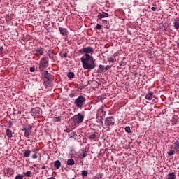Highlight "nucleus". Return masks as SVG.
Masks as SVG:
<instances>
[{"mask_svg": "<svg viewBox=\"0 0 179 179\" xmlns=\"http://www.w3.org/2000/svg\"><path fill=\"white\" fill-rule=\"evenodd\" d=\"M75 164V160L71 159L67 160V166H73Z\"/></svg>", "mask_w": 179, "mask_h": 179, "instance_id": "f3484780", "label": "nucleus"}, {"mask_svg": "<svg viewBox=\"0 0 179 179\" xmlns=\"http://www.w3.org/2000/svg\"><path fill=\"white\" fill-rule=\"evenodd\" d=\"M166 179H176V174L173 172L169 173Z\"/></svg>", "mask_w": 179, "mask_h": 179, "instance_id": "4468645a", "label": "nucleus"}, {"mask_svg": "<svg viewBox=\"0 0 179 179\" xmlns=\"http://www.w3.org/2000/svg\"><path fill=\"white\" fill-rule=\"evenodd\" d=\"M48 65V62L45 59H42L40 62L39 69L40 71H44V69L46 68Z\"/></svg>", "mask_w": 179, "mask_h": 179, "instance_id": "39448f33", "label": "nucleus"}, {"mask_svg": "<svg viewBox=\"0 0 179 179\" xmlns=\"http://www.w3.org/2000/svg\"><path fill=\"white\" fill-rule=\"evenodd\" d=\"M105 124H106V125H108V127H110L111 125H114V124H115L114 118L112 117L106 118Z\"/></svg>", "mask_w": 179, "mask_h": 179, "instance_id": "423d86ee", "label": "nucleus"}, {"mask_svg": "<svg viewBox=\"0 0 179 179\" xmlns=\"http://www.w3.org/2000/svg\"><path fill=\"white\" fill-rule=\"evenodd\" d=\"M38 156H37V153H34L33 155H32V159H37Z\"/></svg>", "mask_w": 179, "mask_h": 179, "instance_id": "c756f323", "label": "nucleus"}, {"mask_svg": "<svg viewBox=\"0 0 179 179\" xmlns=\"http://www.w3.org/2000/svg\"><path fill=\"white\" fill-rule=\"evenodd\" d=\"M125 131H126V132H127V134H131V127H125Z\"/></svg>", "mask_w": 179, "mask_h": 179, "instance_id": "b1692460", "label": "nucleus"}, {"mask_svg": "<svg viewBox=\"0 0 179 179\" xmlns=\"http://www.w3.org/2000/svg\"><path fill=\"white\" fill-rule=\"evenodd\" d=\"M103 17H108V13H103L102 14L98 15L99 19H103Z\"/></svg>", "mask_w": 179, "mask_h": 179, "instance_id": "ddd939ff", "label": "nucleus"}, {"mask_svg": "<svg viewBox=\"0 0 179 179\" xmlns=\"http://www.w3.org/2000/svg\"><path fill=\"white\" fill-rule=\"evenodd\" d=\"M30 153H31V151L27 150L24 152V157H29L30 156Z\"/></svg>", "mask_w": 179, "mask_h": 179, "instance_id": "a211bd4d", "label": "nucleus"}, {"mask_svg": "<svg viewBox=\"0 0 179 179\" xmlns=\"http://www.w3.org/2000/svg\"><path fill=\"white\" fill-rule=\"evenodd\" d=\"M174 150H171L168 152L169 156H173L174 155Z\"/></svg>", "mask_w": 179, "mask_h": 179, "instance_id": "393cba45", "label": "nucleus"}, {"mask_svg": "<svg viewBox=\"0 0 179 179\" xmlns=\"http://www.w3.org/2000/svg\"><path fill=\"white\" fill-rule=\"evenodd\" d=\"M63 57L64 58H66V53L64 54Z\"/></svg>", "mask_w": 179, "mask_h": 179, "instance_id": "4c0bfd02", "label": "nucleus"}, {"mask_svg": "<svg viewBox=\"0 0 179 179\" xmlns=\"http://www.w3.org/2000/svg\"><path fill=\"white\" fill-rule=\"evenodd\" d=\"M35 55H43L44 54V50L43 48H37L34 50Z\"/></svg>", "mask_w": 179, "mask_h": 179, "instance_id": "6e6552de", "label": "nucleus"}, {"mask_svg": "<svg viewBox=\"0 0 179 179\" xmlns=\"http://www.w3.org/2000/svg\"><path fill=\"white\" fill-rule=\"evenodd\" d=\"M45 166H42V170H45Z\"/></svg>", "mask_w": 179, "mask_h": 179, "instance_id": "58836bf2", "label": "nucleus"}, {"mask_svg": "<svg viewBox=\"0 0 179 179\" xmlns=\"http://www.w3.org/2000/svg\"><path fill=\"white\" fill-rule=\"evenodd\" d=\"M80 61L83 63V68H84V69H94V68H96L94 59L93 57L90 56L89 54H85V57H81Z\"/></svg>", "mask_w": 179, "mask_h": 179, "instance_id": "f257e3e1", "label": "nucleus"}, {"mask_svg": "<svg viewBox=\"0 0 179 179\" xmlns=\"http://www.w3.org/2000/svg\"><path fill=\"white\" fill-rule=\"evenodd\" d=\"M54 166L57 169H59L61 167V162L59 160L55 161Z\"/></svg>", "mask_w": 179, "mask_h": 179, "instance_id": "9d476101", "label": "nucleus"}, {"mask_svg": "<svg viewBox=\"0 0 179 179\" xmlns=\"http://www.w3.org/2000/svg\"><path fill=\"white\" fill-rule=\"evenodd\" d=\"M44 76L47 78V80L50 81V79H51V74L48 73V71L44 72Z\"/></svg>", "mask_w": 179, "mask_h": 179, "instance_id": "2eb2a0df", "label": "nucleus"}, {"mask_svg": "<svg viewBox=\"0 0 179 179\" xmlns=\"http://www.w3.org/2000/svg\"><path fill=\"white\" fill-rule=\"evenodd\" d=\"M99 68H100V69H101V71H104V66L100 64Z\"/></svg>", "mask_w": 179, "mask_h": 179, "instance_id": "2f4dec72", "label": "nucleus"}, {"mask_svg": "<svg viewBox=\"0 0 179 179\" xmlns=\"http://www.w3.org/2000/svg\"><path fill=\"white\" fill-rule=\"evenodd\" d=\"M6 134H7V136L10 138H12L13 136V134H12V130L9 129H6Z\"/></svg>", "mask_w": 179, "mask_h": 179, "instance_id": "dca6fc26", "label": "nucleus"}, {"mask_svg": "<svg viewBox=\"0 0 179 179\" xmlns=\"http://www.w3.org/2000/svg\"><path fill=\"white\" fill-rule=\"evenodd\" d=\"M178 46L179 47V42L178 43Z\"/></svg>", "mask_w": 179, "mask_h": 179, "instance_id": "a19ab883", "label": "nucleus"}, {"mask_svg": "<svg viewBox=\"0 0 179 179\" xmlns=\"http://www.w3.org/2000/svg\"><path fill=\"white\" fill-rule=\"evenodd\" d=\"M67 76L70 78V79H72V78L75 76V73H73V72H69Z\"/></svg>", "mask_w": 179, "mask_h": 179, "instance_id": "4be33fe9", "label": "nucleus"}, {"mask_svg": "<svg viewBox=\"0 0 179 179\" xmlns=\"http://www.w3.org/2000/svg\"><path fill=\"white\" fill-rule=\"evenodd\" d=\"M110 68H111V66H106L104 69H105V71H108V69H110Z\"/></svg>", "mask_w": 179, "mask_h": 179, "instance_id": "473e14b6", "label": "nucleus"}, {"mask_svg": "<svg viewBox=\"0 0 179 179\" xmlns=\"http://www.w3.org/2000/svg\"><path fill=\"white\" fill-rule=\"evenodd\" d=\"M79 52L80 54H90V52H93V48H83L79 50Z\"/></svg>", "mask_w": 179, "mask_h": 179, "instance_id": "20e7f679", "label": "nucleus"}, {"mask_svg": "<svg viewBox=\"0 0 179 179\" xmlns=\"http://www.w3.org/2000/svg\"><path fill=\"white\" fill-rule=\"evenodd\" d=\"M66 132H71V129L66 128Z\"/></svg>", "mask_w": 179, "mask_h": 179, "instance_id": "e433bc0d", "label": "nucleus"}, {"mask_svg": "<svg viewBox=\"0 0 179 179\" xmlns=\"http://www.w3.org/2000/svg\"><path fill=\"white\" fill-rule=\"evenodd\" d=\"M32 127L30 125H25L22 129V131H31Z\"/></svg>", "mask_w": 179, "mask_h": 179, "instance_id": "9b49d317", "label": "nucleus"}, {"mask_svg": "<svg viewBox=\"0 0 179 179\" xmlns=\"http://www.w3.org/2000/svg\"><path fill=\"white\" fill-rule=\"evenodd\" d=\"M85 101H86V99H85L84 96H80L75 100L74 104H76V107H78V108H82L83 104H85Z\"/></svg>", "mask_w": 179, "mask_h": 179, "instance_id": "f03ea898", "label": "nucleus"}, {"mask_svg": "<svg viewBox=\"0 0 179 179\" xmlns=\"http://www.w3.org/2000/svg\"><path fill=\"white\" fill-rule=\"evenodd\" d=\"M151 10H152V12H155V10H156V8L152 7V8H151Z\"/></svg>", "mask_w": 179, "mask_h": 179, "instance_id": "c9c22d12", "label": "nucleus"}, {"mask_svg": "<svg viewBox=\"0 0 179 179\" xmlns=\"http://www.w3.org/2000/svg\"><path fill=\"white\" fill-rule=\"evenodd\" d=\"M71 120L74 124H82V122H83V120H85V117L83 115L78 113V115H74Z\"/></svg>", "mask_w": 179, "mask_h": 179, "instance_id": "7ed1b4c3", "label": "nucleus"}, {"mask_svg": "<svg viewBox=\"0 0 179 179\" xmlns=\"http://www.w3.org/2000/svg\"><path fill=\"white\" fill-rule=\"evenodd\" d=\"M15 179H23V176H22V175H17V176L15 177Z\"/></svg>", "mask_w": 179, "mask_h": 179, "instance_id": "bb28decb", "label": "nucleus"}, {"mask_svg": "<svg viewBox=\"0 0 179 179\" xmlns=\"http://www.w3.org/2000/svg\"><path fill=\"white\" fill-rule=\"evenodd\" d=\"M1 179V178H0Z\"/></svg>", "mask_w": 179, "mask_h": 179, "instance_id": "79ce46f5", "label": "nucleus"}, {"mask_svg": "<svg viewBox=\"0 0 179 179\" xmlns=\"http://www.w3.org/2000/svg\"><path fill=\"white\" fill-rule=\"evenodd\" d=\"M32 152H33V153H37V150L33 149V150H32Z\"/></svg>", "mask_w": 179, "mask_h": 179, "instance_id": "f704fd0d", "label": "nucleus"}, {"mask_svg": "<svg viewBox=\"0 0 179 179\" xmlns=\"http://www.w3.org/2000/svg\"><path fill=\"white\" fill-rule=\"evenodd\" d=\"M30 134H31V131H30L29 130H25L24 136L26 138H29V136H30Z\"/></svg>", "mask_w": 179, "mask_h": 179, "instance_id": "aec40b11", "label": "nucleus"}, {"mask_svg": "<svg viewBox=\"0 0 179 179\" xmlns=\"http://www.w3.org/2000/svg\"><path fill=\"white\" fill-rule=\"evenodd\" d=\"M108 62H112V63L114 62V58H113V57L109 58Z\"/></svg>", "mask_w": 179, "mask_h": 179, "instance_id": "7c9ffc66", "label": "nucleus"}, {"mask_svg": "<svg viewBox=\"0 0 179 179\" xmlns=\"http://www.w3.org/2000/svg\"><path fill=\"white\" fill-rule=\"evenodd\" d=\"M23 174L24 177H30V176H31V171L24 172Z\"/></svg>", "mask_w": 179, "mask_h": 179, "instance_id": "412c9836", "label": "nucleus"}, {"mask_svg": "<svg viewBox=\"0 0 179 179\" xmlns=\"http://www.w3.org/2000/svg\"><path fill=\"white\" fill-rule=\"evenodd\" d=\"M145 99L147 100H152L153 99V93L152 92H150L146 96Z\"/></svg>", "mask_w": 179, "mask_h": 179, "instance_id": "f8f14e48", "label": "nucleus"}, {"mask_svg": "<svg viewBox=\"0 0 179 179\" xmlns=\"http://www.w3.org/2000/svg\"><path fill=\"white\" fill-rule=\"evenodd\" d=\"M95 138H96V134L90 135V139H95Z\"/></svg>", "mask_w": 179, "mask_h": 179, "instance_id": "a878e982", "label": "nucleus"}, {"mask_svg": "<svg viewBox=\"0 0 179 179\" xmlns=\"http://www.w3.org/2000/svg\"><path fill=\"white\" fill-rule=\"evenodd\" d=\"M59 30L62 36H64V37H65V36H66V29L59 27Z\"/></svg>", "mask_w": 179, "mask_h": 179, "instance_id": "1a4fd4ad", "label": "nucleus"}, {"mask_svg": "<svg viewBox=\"0 0 179 179\" xmlns=\"http://www.w3.org/2000/svg\"><path fill=\"white\" fill-rule=\"evenodd\" d=\"M87 174H89V173L86 170H84L81 172L82 177H87Z\"/></svg>", "mask_w": 179, "mask_h": 179, "instance_id": "6ab92c4d", "label": "nucleus"}, {"mask_svg": "<svg viewBox=\"0 0 179 179\" xmlns=\"http://www.w3.org/2000/svg\"><path fill=\"white\" fill-rule=\"evenodd\" d=\"M171 149L179 153V139L174 142L173 145L171 146Z\"/></svg>", "mask_w": 179, "mask_h": 179, "instance_id": "0eeeda50", "label": "nucleus"}, {"mask_svg": "<svg viewBox=\"0 0 179 179\" xmlns=\"http://www.w3.org/2000/svg\"><path fill=\"white\" fill-rule=\"evenodd\" d=\"M48 179H55L54 177L48 178Z\"/></svg>", "mask_w": 179, "mask_h": 179, "instance_id": "ea45409f", "label": "nucleus"}, {"mask_svg": "<svg viewBox=\"0 0 179 179\" xmlns=\"http://www.w3.org/2000/svg\"><path fill=\"white\" fill-rule=\"evenodd\" d=\"M96 29H98V30H101V25H100V24H96Z\"/></svg>", "mask_w": 179, "mask_h": 179, "instance_id": "c85d7f7f", "label": "nucleus"}, {"mask_svg": "<svg viewBox=\"0 0 179 179\" xmlns=\"http://www.w3.org/2000/svg\"><path fill=\"white\" fill-rule=\"evenodd\" d=\"M34 71H36V69L34 67H31L30 68V71L31 72H34Z\"/></svg>", "mask_w": 179, "mask_h": 179, "instance_id": "72a5a7b5", "label": "nucleus"}, {"mask_svg": "<svg viewBox=\"0 0 179 179\" xmlns=\"http://www.w3.org/2000/svg\"><path fill=\"white\" fill-rule=\"evenodd\" d=\"M55 122H58L61 121V117H55Z\"/></svg>", "mask_w": 179, "mask_h": 179, "instance_id": "cd10ccee", "label": "nucleus"}, {"mask_svg": "<svg viewBox=\"0 0 179 179\" xmlns=\"http://www.w3.org/2000/svg\"><path fill=\"white\" fill-rule=\"evenodd\" d=\"M82 156H83V159H85V157H86V156H87V154H86V151L85 150H82Z\"/></svg>", "mask_w": 179, "mask_h": 179, "instance_id": "5701e85b", "label": "nucleus"}]
</instances>
